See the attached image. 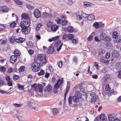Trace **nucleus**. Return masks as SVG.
Listing matches in <instances>:
<instances>
[{"instance_id": "1", "label": "nucleus", "mask_w": 121, "mask_h": 121, "mask_svg": "<svg viewBox=\"0 0 121 121\" xmlns=\"http://www.w3.org/2000/svg\"><path fill=\"white\" fill-rule=\"evenodd\" d=\"M22 20L20 23L21 28L29 26L30 24V19L28 14L24 13L21 15Z\"/></svg>"}, {"instance_id": "2", "label": "nucleus", "mask_w": 121, "mask_h": 121, "mask_svg": "<svg viewBox=\"0 0 121 121\" xmlns=\"http://www.w3.org/2000/svg\"><path fill=\"white\" fill-rule=\"evenodd\" d=\"M119 55V53L117 50H114L112 52L111 56L112 58L111 60L112 63H114L117 61V58Z\"/></svg>"}, {"instance_id": "3", "label": "nucleus", "mask_w": 121, "mask_h": 121, "mask_svg": "<svg viewBox=\"0 0 121 121\" xmlns=\"http://www.w3.org/2000/svg\"><path fill=\"white\" fill-rule=\"evenodd\" d=\"M40 64L38 62L35 61L31 63V68L35 72H37L40 69Z\"/></svg>"}, {"instance_id": "4", "label": "nucleus", "mask_w": 121, "mask_h": 121, "mask_svg": "<svg viewBox=\"0 0 121 121\" xmlns=\"http://www.w3.org/2000/svg\"><path fill=\"white\" fill-rule=\"evenodd\" d=\"M37 84H34L31 86V88H34V90L37 92H42L43 86L40 84H39L36 86Z\"/></svg>"}, {"instance_id": "5", "label": "nucleus", "mask_w": 121, "mask_h": 121, "mask_svg": "<svg viewBox=\"0 0 121 121\" xmlns=\"http://www.w3.org/2000/svg\"><path fill=\"white\" fill-rule=\"evenodd\" d=\"M63 45L62 43H61L60 40H58L54 44L55 47L57 51L59 52L61 48V47Z\"/></svg>"}, {"instance_id": "6", "label": "nucleus", "mask_w": 121, "mask_h": 121, "mask_svg": "<svg viewBox=\"0 0 121 121\" xmlns=\"http://www.w3.org/2000/svg\"><path fill=\"white\" fill-rule=\"evenodd\" d=\"M21 30L23 34H27L29 33L30 31V29L29 26L25 27L23 28H21Z\"/></svg>"}, {"instance_id": "7", "label": "nucleus", "mask_w": 121, "mask_h": 121, "mask_svg": "<svg viewBox=\"0 0 121 121\" xmlns=\"http://www.w3.org/2000/svg\"><path fill=\"white\" fill-rule=\"evenodd\" d=\"M63 80L59 79L58 80L57 83L54 85V88L55 89H57L60 88V85L62 84L63 83Z\"/></svg>"}, {"instance_id": "8", "label": "nucleus", "mask_w": 121, "mask_h": 121, "mask_svg": "<svg viewBox=\"0 0 121 121\" xmlns=\"http://www.w3.org/2000/svg\"><path fill=\"white\" fill-rule=\"evenodd\" d=\"M33 14L34 17L36 18L39 17L41 15L40 11L38 9H36L34 10Z\"/></svg>"}, {"instance_id": "9", "label": "nucleus", "mask_w": 121, "mask_h": 121, "mask_svg": "<svg viewBox=\"0 0 121 121\" xmlns=\"http://www.w3.org/2000/svg\"><path fill=\"white\" fill-rule=\"evenodd\" d=\"M109 60H106L104 57L103 56H102L100 59L99 61L102 64H104L107 65L109 63Z\"/></svg>"}, {"instance_id": "10", "label": "nucleus", "mask_w": 121, "mask_h": 121, "mask_svg": "<svg viewBox=\"0 0 121 121\" xmlns=\"http://www.w3.org/2000/svg\"><path fill=\"white\" fill-rule=\"evenodd\" d=\"M9 9L8 7L6 6H3L0 7V11L4 13L7 12Z\"/></svg>"}, {"instance_id": "11", "label": "nucleus", "mask_w": 121, "mask_h": 121, "mask_svg": "<svg viewBox=\"0 0 121 121\" xmlns=\"http://www.w3.org/2000/svg\"><path fill=\"white\" fill-rule=\"evenodd\" d=\"M76 31H75L76 33H75V34H69L67 35V38L71 40L73 38L74 35H77L78 34V32L77 30H76Z\"/></svg>"}, {"instance_id": "12", "label": "nucleus", "mask_w": 121, "mask_h": 121, "mask_svg": "<svg viewBox=\"0 0 121 121\" xmlns=\"http://www.w3.org/2000/svg\"><path fill=\"white\" fill-rule=\"evenodd\" d=\"M17 57L15 55H12L10 57V61L13 64L17 60Z\"/></svg>"}, {"instance_id": "13", "label": "nucleus", "mask_w": 121, "mask_h": 121, "mask_svg": "<svg viewBox=\"0 0 121 121\" xmlns=\"http://www.w3.org/2000/svg\"><path fill=\"white\" fill-rule=\"evenodd\" d=\"M99 118L102 121H107V117L106 116H105V114L104 113H102L99 115Z\"/></svg>"}, {"instance_id": "14", "label": "nucleus", "mask_w": 121, "mask_h": 121, "mask_svg": "<svg viewBox=\"0 0 121 121\" xmlns=\"http://www.w3.org/2000/svg\"><path fill=\"white\" fill-rule=\"evenodd\" d=\"M58 28V26H57L56 24H54L51 26V29L53 32H55Z\"/></svg>"}, {"instance_id": "15", "label": "nucleus", "mask_w": 121, "mask_h": 121, "mask_svg": "<svg viewBox=\"0 0 121 121\" xmlns=\"http://www.w3.org/2000/svg\"><path fill=\"white\" fill-rule=\"evenodd\" d=\"M82 96L81 93H79L78 91H77L75 93V97L78 99L80 98Z\"/></svg>"}, {"instance_id": "16", "label": "nucleus", "mask_w": 121, "mask_h": 121, "mask_svg": "<svg viewBox=\"0 0 121 121\" xmlns=\"http://www.w3.org/2000/svg\"><path fill=\"white\" fill-rule=\"evenodd\" d=\"M49 53L51 54L55 51V49L54 46H51L48 49Z\"/></svg>"}, {"instance_id": "17", "label": "nucleus", "mask_w": 121, "mask_h": 121, "mask_svg": "<svg viewBox=\"0 0 121 121\" xmlns=\"http://www.w3.org/2000/svg\"><path fill=\"white\" fill-rule=\"evenodd\" d=\"M25 39L24 38L21 37H19L16 40V42L18 43H22L24 41H25Z\"/></svg>"}, {"instance_id": "18", "label": "nucleus", "mask_w": 121, "mask_h": 121, "mask_svg": "<svg viewBox=\"0 0 121 121\" xmlns=\"http://www.w3.org/2000/svg\"><path fill=\"white\" fill-rule=\"evenodd\" d=\"M25 6L26 8L29 10H32L33 9L34 7L32 6L31 4H26L25 5Z\"/></svg>"}, {"instance_id": "19", "label": "nucleus", "mask_w": 121, "mask_h": 121, "mask_svg": "<svg viewBox=\"0 0 121 121\" xmlns=\"http://www.w3.org/2000/svg\"><path fill=\"white\" fill-rule=\"evenodd\" d=\"M87 18L89 20H92L95 19V16L93 15L92 14H89Z\"/></svg>"}, {"instance_id": "20", "label": "nucleus", "mask_w": 121, "mask_h": 121, "mask_svg": "<svg viewBox=\"0 0 121 121\" xmlns=\"http://www.w3.org/2000/svg\"><path fill=\"white\" fill-rule=\"evenodd\" d=\"M45 56L43 54H39L37 55V58L38 60H40L45 58Z\"/></svg>"}, {"instance_id": "21", "label": "nucleus", "mask_w": 121, "mask_h": 121, "mask_svg": "<svg viewBox=\"0 0 121 121\" xmlns=\"http://www.w3.org/2000/svg\"><path fill=\"white\" fill-rule=\"evenodd\" d=\"M106 47L107 48L111 50L112 47V44L111 43H108L106 44Z\"/></svg>"}, {"instance_id": "22", "label": "nucleus", "mask_w": 121, "mask_h": 121, "mask_svg": "<svg viewBox=\"0 0 121 121\" xmlns=\"http://www.w3.org/2000/svg\"><path fill=\"white\" fill-rule=\"evenodd\" d=\"M111 40V38L110 37L106 35L105 36V38L103 40L104 41L107 43H108L110 42Z\"/></svg>"}, {"instance_id": "23", "label": "nucleus", "mask_w": 121, "mask_h": 121, "mask_svg": "<svg viewBox=\"0 0 121 121\" xmlns=\"http://www.w3.org/2000/svg\"><path fill=\"white\" fill-rule=\"evenodd\" d=\"M108 120L109 121H113L114 120V118L113 115L112 114H109L108 116Z\"/></svg>"}, {"instance_id": "24", "label": "nucleus", "mask_w": 121, "mask_h": 121, "mask_svg": "<svg viewBox=\"0 0 121 121\" xmlns=\"http://www.w3.org/2000/svg\"><path fill=\"white\" fill-rule=\"evenodd\" d=\"M75 30H74H74L72 26H69L67 28V31L69 32L72 33V32L73 31H74V33L75 32ZM75 31H76V30Z\"/></svg>"}, {"instance_id": "25", "label": "nucleus", "mask_w": 121, "mask_h": 121, "mask_svg": "<svg viewBox=\"0 0 121 121\" xmlns=\"http://www.w3.org/2000/svg\"><path fill=\"white\" fill-rule=\"evenodd\" d=\"M106 35L104 33L102 32L101 33L99 36V37L101 39V40H103L104 39L105 36H106Z\"/></svg>"}, {"instance_id": "26", "label": "nucleus", "mask_w": 121, "mask_h": 121, "mask_svg": "<svg viewBox=\"0 0 121 121\" xmlns=\"http://www.w3.org/2000/svg\"><path fill=\"white\" fill-rule=\"evenodd\" d=\"M105 52V51L104 50L102 49H99V51L98 52V55L101 56H103V54Z\"/></svg>"}, {"instance_id": "27", "label": "nucleus", "mask_w": 121, "mask_h": 121, "mask_svg": "<svg viewBox=\"0 0 121 121\" xmlns=\"http://www.w3.org/2000/svg\"><path fill=\"white\" fill-rule=\"evenodd\" d=\"M13 53L14 55L16 56H19L20 55V53L17 49H15Z\"/></svg>"}, {"instance_id": "28", "label": "nucleus", "mask_w": 121, "mask_h": 121, "mask_svg": "<svg viewBox=\"0 0 121 121\" xmlns=\"http://www.w3.org/2000/svg\"><path fill=\"white\" fill-rule=\"evenodd\" d=\"M110 77V76L109 74H106L103 77V79L104 80V81H106L108 80Z\"/></svg>"}, {"instance_id": "29", "label": "nucleus", "mask_w": 121, "mask_h": 121, "mask_svg": "<svg viewBox=\"0 0 121 121\" xmlns=\"http://www.w3.org/2000/svg\"><path fill=\"white\" fill-rule=\"evenodd\" d=\"M93 26L97 29H98L99 27V23L96 22H95L93 24Z\"/></svg>"}, {"instance_id": "30", "label": "nucleus", "mask_w": 121, "mask_h": 121, "mask_svg": "<svg viewBox=\"0 0 121 121\" xmlns=\"http://www.w3.org/2000/svg\"><path fill=\"white\" fill-rule=\"evenodd\" d=\"M40 60L41 61H40L41 63L43 65L46 64L47 62V60L45 57V58L41 60Z\"/></svg>"}, {"instance_id": "31", "label": "nucleus", "mask_w": 121, "mask_h": 121, "mask_svg": "<svg viewBox=\"0 0 121 121\" xmlns=\"http://www.w3.org/2000/svg\"><path fill=\"white\" fill-rule=\"evenodd\" d=\"M17 38H15L14 36H11L10 38V42L12 43H13L14 41L16 42V39Z\"/></svg>"}, {"instance_id": "32", "label": "nucleus", "mask_w": 121, "mask_h": 121, "mask_svg": "<svg viewBox=\"0 0 121 121\" xmlns=\"http://www.w3.org/2000/svg\"><path fill=\"white\" fill-rule=\"evenodd\" d=\"M25 69V68L24 66H22L18 69V70L19 72H21L24 71Z\"/></svg>"}, {"instance_id": "33", "label": "nucleus", "mask_w": 121, "mask_h": 121, "mask_svg": "<svg viewBox=\"0 0 121 121\" xmlns=\"http://www.w3.org/2000/svg\"><path fill=\"white\" fill-rule=\"evenodd\" d=\"M72 99H73V101L75 103H78L79 101V99L77 98H75L74 96L72 97Z\"/></svg>"}, {"instance_id": "34", "label": "nucleus", "mask_w": 121, "mask_h": 121, "mask_svg": "<svg viewBox=\"0 0 121 121\" xmlns=\"http://www.w3.org/2000/svg\"><path fill=\"white\" fill-rule=\"evenodd\" d=\"M42 26V24L41 23H39L38 24L36 28V30L38 31L40 28Z\"/></svg>"}, {"instance_id": "35", "label": "nucleus", "mask_w": 121, "mask_h": 121, "mask_svg": "<svg viewBox=\"0 0 121 121\" xmlns=\"http://www.w3.org/2000/svg\"><path fill=\"white\" fill-rule=\"evenodd\" d=\"M52 87L50 85H48L47 86V90L48 91H52Z\"/></svg>"}, {"instance_id": "36", "label": "nucleus", "mask_w": 121, "mask_h": 121, "mask_svg": "<svg viewBox=\"0 0 121 121\" xmlns=\"http://www.w3.org/2000/svg\"><path fill=\"white\" fill-rule=\"evenodd\" d=\"M16 3L18 5H22L23 4V2L19 0H14Z\"/></svg>"}, {"instance_id": "37", "label": "nucleus", "mask_w": 121, "mask_h": 121, "mask_svg": "<svg viewBox=\"0 0 121 121\" xmlns=\"http://www.w3.org/2000/svg\"><path fill=\"white\" fill-rule=\"evenodd\" d=\"M45 73V72L43 70L41 69L40 71L38 73V74L40 76L43 75Z\"/></svg>"}, {"instance_id": "38", "label": "nucleus", "mask_w": 121, "mask_h": 121, "mask_svg": "<svg viewBox=\"0 0 121 121\" xmlns=\"http://www.w3.org/2000/svg\"><path fill=\"white\" fill-rule=\"evenodd\" d=\"M89 94L92 97H94L95 95V93L92 91H89Z\"/></svg>"}, {"instance_id": "39", "label": "nucleus", "mask_w": 121, "mask_h": 121, "mask_svg": "<svg viewBox=\"0 0 121 121\" xmlns=\"http://www.w3.org/2000/svg\"><path fill=\"white\" fill-rule=\"evenodd\" d=\"M16 24V23L14 22H13L10 24L9 26L11 28H13L15 26Z\"/></svg>"}, {"instance_id": "40", "label": "nucleus", "mask_w": 121, "mask_h": 121, "mask_svg": "<svg viewBox=\"0 0 121 121\" xmlns=\"http://www.w3.org/2000/svg\"><path fill=\"white\" fill-rule=\"evenodd\" d=\"M13 105L15 107H18L22 106V104H17L16 103L13 104Z\"/></svg>"}, {"instance_id": "41", "label": "nucleus", "mask_w": 121, "mask_h": 121, "mask_svg": "<svg viewBox=\"0 0 121 121\" xmlns=\"http://www.w3.org/2000/svg\"><path fill=\"white\" fill-rule=\"evenodd\" d=\"M117 33L116 31H114L112 33V36L114 38H116L117 37Z\"/></svg>"}, {"instance_id": "42", "label": "nucleus", "mask_w": 121, "mask_h": 121, "mask_svg": "<svg viewBox=\"0 0 121 121\" xmlns=\"http://www.w3.org/2000/svg\"><path fill=\"white\" fill-rule=\"evenodd\" d=\"M84 5L86 7H89L91 6V3L87 2H85L84 3Z\"/></svg>"}, {"instance_id": "43", "label": "nucleus", "mask_w": 121, "mask_h": 121, "mask_svg": "<svg viewBox=\"0 0 121 121\" xmlns=\"http://www.w3.org/2000/svg\"><path fill=\"white\" fill-rule=\"evenodd\" d=\"M78 39L77 38L73 39L72 40V43L73 44H75L78 42Z\"/></svg>"}, {"instance_id": "44", "label": "nucleus", "mask_w": 121, "mask_h": 121, "mask_svg": "<svg viewBox=\"0 0 121 121\" xmlns=\"http://www.w3.org/2000/svg\"><path fill=\"white\" fill-rule=\"evenodd\" d=\"M67 20H64L62 21V25L63 26H65L67 24Z\"/></svg>"}, {"instance_id": "45", "label": "nucleus", "mask_w": 121, "mask_h": 121, "mask_svg": "<svg viewBox=\"0 0 121 121\" xmlns=\"http://www.w3.org/2000/svg\"><path fill=\"white\" fill-rule=\"evenodd\" d=\"M19 78V76L17 75L14 74L13 76V79L14 80H16L18 79Z\"/></svg>"}, {"instance_id": "46", "label": "nucleus", "mask_w": 121, "mask_h": 121, "mask_svg": "<svg viewBox=\"0 0 121 121\" xmlns=\"http://www.w3.org/2000/svg\"><path fill=\"white\" fill-rule=\"evenodd\" d=\"M97 100V97L95 96L92 98L91 99V100L92 101L96 102Z\"/></svg>"}, {"instance_id": "47", "label": "nucleus", "mask_w": 121, "mask_h": 121, "mask_svg": "<svg viewBox=\"0 0 121 121\" xmlns=\"http://www.w3.org/2000/svg\"><path fill=\"white\" fill-rule=\"evenodd\" d=\"M72 97L70 96L69 97V98L68 100V103L69 105L71 104H72V101L71 99Z\"/></svg>"}, {"instance_id": "48", "label": "nucleus", "mask_w": 121, "mask_h": 121, "mask_svg": "<svg viewBox=\"0 0 121 121\" xmlns=\"http://www.w3.org/2000/svg\"><path fill=\"white\" fill-rule=\"evenodd\" d=\"M56 21L58 24H60V22H61L62 21L61 19L58 17L56 18Z\"/></svg>"}, {"instance_id": "49", "label": "nucleus", "mask_w": 121, "mask_h": 121, "mask_svg": "<svg viewBox=\"0 0 121 121\" xmlns=\"http://www.w3.org/2000/svg\"><path fill=\"white\" fill-rule=\"evenodd\" d=\"M79 88L80 90L81 91L84 92V89L82 85H80L79 87Z\"/></svg>"}, {"instance_id": "50", "label": "nucleus", "mask_w": 121, "mask_h": 121, "mask_svg": "<svg viewBox=\"0 0 121 121\" xmlns=\"http://www.w3.org/2000/svg\"><path fill=\"white\" fill-rule=\"evenodd\" d=\"M0 93L2 94L4 93L5 94H9V92H7L6 91H4L1 89H0Z\"/></svg>"}, {"instance_id": "51", "label": "nucleus", "mask_w": 121, "mask_h": 121, "mask_svg": "<svg viewBox=\"0 0 121 121\" xmlns=\"http://www.w3.org/2000/svg\"><path fill=\"white\" fill-rule=\"evenodd\" d=\"M0 42L2 44H4L6 43V41L5 39H1L0 40Z\"/></svg>"}, {"instance_id": "52", "label": "nucleus", "mask_w": 121, "mask_h": 121, "mask_svg": "<svg viewBox=\"0 0 121 121\" xmlns=\"http://www.w3.org/2000/svg\"><path fill=\"white\" fill-rule=\"evenodd\" d=\"M52 112L54 114H56L58 113V111L56 108H53L52 109Z\"/></svg>"}, {"instance_id": "53", "label": "nucleus", "mask_w": 121, "mask_h": 121, "mask_svg": "<svg viewBox=\"0 0 121 121\" xmlns=\"http://www.w3.org/2000/svg\"><path fill=\"white\" fill-rule=\"evenodd\" d=\"M57 64L59 68H61L62 67V61L57 62Z\"/></svg>"}, {"instance_id": "54", "label": "nucleus", "mask_w": 121, "mask_h": 121, "mask_svg": "<svg viewBox=\"0 0 121 121\" xmlns=\"http://www.w3.org/2000/svg\"><path fill=\"white\" fill-rule=\"evenodd\" d=\"M110 56V54L109 53L107 52L105 55V57L106 58H109Z\"/></svg>"}, {"instance_id": "55", "label": "nucleus", "mask_w": 121, "mask_h": 121, "mask_svg": "<svg viewBox=\"0 0 121 121\" xmlns=\"http://www.w3.org/2000/svg\"><path fill=\"white\" fill-rule=\"evenodd\" d=\"M67 35L66 34H65L62 37V39L64 40H66L67 39Z\"/></svg>"}, {"instance_id": "56", "label": "nucleus", "mask_w": 121, "mask_h": 121, "mask_svg": "<svg viewBox=\"0 0 121 121\" xmlns=\"http://www.w3.org/2000/svg\"><path fill=\"white\" fill-rule=\"evenodd\" d=\"M94 40L95 41L97 42H99L100 41V40H99V37L97 36H95L94 37Z\"/></svg>"}, {"instance_id": "57", "label": "nucleus", "mask_w": 121, "mask_h": 121, "mask_svg": "<svg viewBox=\"0 0 121 121\" xmlns=\"http://www.w3.org/2000/svg\"><path fill=\"white\" fill-rule=\"evenodd\" d=\"M68 4L69 5H71L73 3V1L72 0H68Z\"/></svg>"}, {"instance_id": "58", "label": "nucleus", "mask_w": 121, "mask_h": 121, "mask_svg": "<svg viewBox=\"0 0 121 121\" xmlns=\"http://www.w3.org/2000/svg\"><path fill=\"white\" fill-rule=\"evenodd\" d=\"M5 70V68L4 67H1L0 68V71L1 72H4Z\"/></svg>"}, {"instance_id": "59", "label": "nucleus", "mask_w": 121, "mask_h": 121, "mask_svg": "<svg viewBox=\"0 0 121 121\" xmlns=\"http://www.w3.org/2000/svg\"><path fill=\"white\" fill-rule=\"evenodd\" d=\"M13 71V70L11 68H10L8 69L7 72L8 73H10L12 72Z\"/></svg>"}, {"instance_id": "60", "label": "nucleus", "mask_w": 121, "mask_h": 121, "mask_svg": "<svg viewBox=\"0 0 121 121\" xmlns=\"http://www.w3.org/2000/svg\"><path fill=\"white\" fill-rule=\"evenodd\" d=\"M59 36H57L56 37H53L52 38V39L53 41H55V40H57L59 38Z\"/></svg>"}, {"instance_id": "61", "label": "nucleus", "mask_w": 121, "mask_h": 121, "mask_svg": "<svg viewBox=\"0 0 121 121\" xmlns=\"http://www.w3.org/2000/svg\"><path fill=\"white\" fill-rule=\"evenodd\" d=\"M18 87L19 89H20L22 90L24 89V87L18 84Z\"/></svg>"}, {"instance_id": "62", "label": "nucleus", "mask_w": 121, "mask_h": 121, "mask_svg": "<svg viewBox=\"0 0 121 121\" xmlns=\"http://www.w3.org/2000/svg\"><path fill=\"white\" fill-rule=\"evenodd\" d=\"M107 71V70L105 68H103L102 70V72L103 73H105Z\"/></svg>"}, {"instance_id": "63", "label": "nucleus", "mask_w": 121, "mask_h": 121, "mask_svg": "<svg viewBox=\"0 0 121 121\" xmlns=\"http://www.w3.org/2000/svg\"><path fill=\"white\" fill-rule=\"evenodd\" d=\"M7 82L10 81L11 80V79L10 77L9 76H7L5 78Z\"/></svg>"}, {"instance_id": "64", "label": "nucleus", "mask_w": 121, "mask_h": 121, "mask_svg": "<svg viewBox=\"0 0 121 121\" xmlns=\"http://www.w3.org/2000/svg\"><path fill=\"white\" fill-rule=\"evenodd\" d=\"M118 74L117 75V77L119 78H121V71H119L118 72Z\"/></svg>"}]
</instances>
